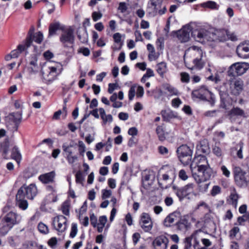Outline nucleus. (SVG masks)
Returning a JSON list of instances; mask_svg holds the SVG:
<instances>
[{"label":"nucleus","instance_id":"nucleus-1","mask_svg":"<svg viewBox=\"0 0 249 249\" xmlns=\"http://www.w3.org/2000/svg\"><path fill=\"white\" fill-rule=\"evenodd\" d=\"M192 35L196 41L201 43L205 41H224L229 39L233 40L230 32L224 29L215 30L213 29L206 30L205 28H200L193 32Z\"/></svg>","mask_w":249,"mask_h":249},{"label":"nucleus","instance_id":"nucleus-2","mask_svg":"<svg viewBox=\"0 0 249 249\" xmlns=\"http://www.w3.org/2000/svg\"><path fill=\"white\" fill-rule=\"evenodd\" d=\"M16 223V213L10 212L4 217H0V236H4Z\"/></svg>","mask_w":249,"mask_h":249},{"label":"nucleus","instance_id":"nucleus-3","mask_svg":"<svg viewBox=\"0 0 249 249\" xmlns=\"http://www.w3.org/2000/svg\"><path fill=\"white\" fill-rule=\"evenodd\" d=\"M234 179L236 184L240 187H246L249 185V174L239 166L233 169Z\"/></svg>","mask_w":249,"mask_h":249},{"label":"nucleus","instance_id":"nucleus-4","mask_svg":"<svg viewBox=\"0 0 249 249\" xmlns=\"http://www.w3.org/2000/svg\"><path fill=\"white\" fill-rule=\"evenodd\" d=\"M193 153V150L186 144L180 145L177 150L178 157L184 165H187L191 163Z\"/></svg>","mask_w":249,"mask_h":249},{"label":"nucleus","instance_id":"nucleus-5","mask_svg":"<svg viewBox=\"0 0 249 249\" xmlns=\"http://www.w3.org/2000/svg\"><path fill=\"white\" fill-rule=\"evenodd\" d=\"M37 194V189L35 184H31L29 186L23 185L18 190L17 193V199L19 198H24L33 199Z\"/></svg>","mask_w":249,"mask_h":249},{"label":"nucleus","instance_id":"nucleus-6","mask_svg":"<svg viewBox=\"0 0 249 249\" xmlns=\"http://www.w3.org/2000/svg\"><path fill=\"white\" fill-rule=\"evenodd\" d=\"M249 65L247 63H235L231 65L228 70V75L235 77L243 74L249 69Z\"/></svg>","mask_w":249,"mask_h":249},{"label":"nucleus","instance_id":"nucleus-7","mask_svg":"<svg viewBox=\"0 0 249 249\" xmlns=\"http://www.w3.org/2000/svg\"><path fill=\"white\" fill-rule=\"evenodd\" d=\"M60 40L64 47H71L74 42L73 29L71 27H69L63 30L60 37Z\"/></svg>","mask_w":249,"mask_h":249},{"label":"nucleus","instance_id":"nucleus-8","mask_svg":"<svg viewBox=\"0 0 249 249\" xmlns=\"http://www.w3.org/2000/svg\"><path fill=\"white\" fill-rule=\"evenodd\" d=\"M231 92L233 95L237 96L243 89V81L239 78L231 77L228 81Z\"/></svg>","mask_w":249,"mask_h":249},{"label":"nucleus","instance_id":"nucleus-9","mask_svg":"<svg viewBox=\"0 0 249 249\" xmlns=\"http://www.w3.org/2000/svg\"><path fill=\"white\" fill-rule=\"evenodd\" d=\"M35 27L32 26L29 31L28 36L26 39L20 43L17 48V54L18 53H21L23 52H25L27 49L31 46L33 42V36H34ZM18 55H17V57Z\"/></svg>","mask_w":249,"mask_h":249},{"label":"nucleus","instance_id":"nucleus-10","mask_svg":"<svg viewBox=\"0 0 249 249\" xmlns=\"http://www.w3.org/2000/svg\"><path fill=\"white\" fill-rule=\"evenodd\" d=\"M195 30V31H196ZM194 32L192 31L191 27L190 25H186L184 26L180 30L178 31H173V35H176L178 40L181 42H186L189 41L190 39V33H192ZM192 35H193L192 34ZM192 36L194 38L193 36Z\"/></svg>","mask_w":249,"mask_h":249},{"label":"nucleus","instance_id":"nucleus-11","mask_svg":"<svg viewBox=\"0 0 249 249\" xmlns=\"http://www.w3.org/2000/svg\"><path fill=\"white\" fill-rule=\"evenodd\" d=\"M67 218L62 215H59L53 218V225L59 232H64L67 228Z\"/></svg>","mask_w":249,"mask_h":249},{"label":"nucleus","instance_id":"nucleus-12","mask_svg":"<svg viewBox=\"0 0 249 249\" xmlns=\"http://www.w3.org/2000/svg\"><path fill=\"white\" fill-rule=\"evenodd\" d=\"M190 50L193 52L194 55L196 58L193 60L194 67L200 69L204 65V62L202 60L203 56V52L202 50L197 46H192L190 48Z\"/></svg>","mask_w":249,"mask_h":249},{"label":"nucleus","instance_id":"nucleus-13","mask_svg":"<svg viewBox=\"0 0 249 249\" xmlns=\"http://www.w3.org/2000/svg\"><path fill=\"white\" fill-rule=\"evenodd\" d=\"M199 169H197L198 176L200 179L203 180H208L213 175V171L210 166L207 164L205 166L200 165Z\"/></svg>","mask_w":249,"mask_h":249},{"label":"nucleus","instance_id":"nucleus-14","mask_svg":"<svg viewBox=\"0 0 249 249\" xmlns=\"http://www.w3.org/2000/svg\"><path fill=\"white\" fill-rule=\"evenodd\" d=\"M140 225L145 232L150 231L153 228V222L150 215L147 213H143L141 216Z\"/></svg>","mask_w":249,"mask_h":249},{"label":"nucleus","instance_id":"nucleus-15","mask_svg":"<svg viewBox=\"0 0 249 249\" xmlns=\"http://www.w3.org/2000/svg\"><path fill=\"white\" fill-rule=\"evenodd\" d=\"M190 163V169L192 174L195 173L194 170L196 168L199 169L200 165L205 166L208 164L206 157L201 155L195 157Z\"/></svg>","mask_w":249,"mask_h":249},{"label":"nucleus","instance_id":"nucleus-16","mask_svg":"<svg viewBox=\"0 0 249 249\" xmlns=\"http://www.w3.org/2000/svg\"><path fill=\"white\" fill-rule=\"evenodd\" d=\"M169 240L165 235L157 237L153 241L152 245L155 249H167Z\"/></svg>","mask_w":249,"mask_h":249},{"label":"nucleus","instance_id":"nucleus-17","mask_svg":"<svg viewBox=\"0 0 249 249\" xmlns=\"http://www.w3.org/2000/svg\"><path fill=\"white\" fill-rule=\"evenodd\" d=\"M210 92L206 87L202 86L199 89L193 90L192 95L193 97L206 100Z\"/></svg>","mask_w":249,"mask_h":249},{"label":"nucleus","instance_id":"nucleus-18","mask_svg":"<svg viewBox=\"0 0 249 249\" xmlns=\"http://www.w3.org/2000/svg\"><path fill=\"white\" fill-rule=\"evenodd\" d=\"M236 53L241 58H249V42L239 45L236 49Z\"/></svg>","mask_w":249,"mask_h":249},{"label":"nucleus","instance_id":"nucleus-19","mask_svg":"<svg viewBox=\"0 0 249 249\" xmlns=\"http://www.w3.org/2000/svg\"><path fill=\"white\" fill-rule=\"evenodd\" d=\"M238 117H245V112L243 109L236 107L229 111L228 117L231 123L234 122Z\"/></svg>","mask_w":249,"mask_h":249},{"label":"nucleus","instance_id":"nucleus-20","mask_svg":"<svg viewBox=\"0 0 249 249\" xmlns=\"http://www.w3.org/2000/svg\"><path fill=\"white\" fill-rule=\"evenodd\" d=\"M194 192V184L190 183L178 189L177 191V195L180 197H185L191 194Z\"/></svg>","mask_w":249,"mask_h":249},{"label":"nucleus","instance_id":"nucleus-21","mask_svg":"<svg viewBox=\"0 0 249 249\" xmlns=\"http://www.w3.org/2000/svg\"><path fill=\"white\" fill-rule=\"evenodd\" d=\"M201 232V230L196 231L194 233H193L191 236L186 237L184 240V248L185 249H191V247L192 246V240L194 239L195 243L196 244H199V241L197 239L198 236H199V234Z\"/></svg>","mask_w":249,"mask_h":249},{"label":"nucleus","instance_id":"nucleus-22","mask_svg":"<svg viewBox=\"0 0 249 249\" xmlns=\"http://www.w3.org/2000/svg\"><path fill=\"white\" fill-rule=\"evenodd\" d=\"M192 175L197 184L199 192L202 193L206 192L208 189L210 183L206 182L207 180L200 179L198 176H196V173H193Z\"/></svg>","mask_w":249,"mask_h":249},{"label":"nucleus","instance_id":"nucleus-23","mask_svg":"<svg viewBox=\"0 0 249 249\" xmlns=\"http://www.w3.org/2000/svg\"><path fill=\"white\" fill-rule=\"evenodd\" d=\"M160 7V0H150L148 7L149 13L153 16H156L157 13L159 14Z\"/></svg>","mask_w":249,"mask_h":249},{"label":"nucleus","instance_id":"nucleus-24","mask_svg":"<svg viewBox=\"0 0 249 249\" xmlns=\"http://www.w3.org/2000/svg\"><path fill=\"white\" fill-rule=\"evenodd\" d=\"M179 213L178 212H174L169 214L166 217L163 221L164 225L166 227H170L175 222L178 220Z\"/></svg>","mask_w":249,"mask_h":249},{"label":"nucleus","instance_id":"nucleus-25","mask_svg":"<svg viewBox=\"0 0 249 249\" xmlns=\"http://www.w3.org/2000/svg\"><path fill=\"white\" fill-rule=\"evenodd\" d=\"M176 226L178 230L185 232L190 228L191 224L188 220L184 217L176 222Z\"/></svg>","mask_w":249,"mask_h":249},{"label":"nucleus","instance_id":"nucleus-26","mask_svg":"<svg viewBox=\"0 0 249 249\" xmlns=\"http://www.w3.org/2000/svg\"><path fill=\"white\" fill-rule=\"evenodd\" d=\"M55 172L52 171L49 173L42 174L38 177V179L43 183H49L53 181L55 177Z\"/></svg>","mask_w":249,"mask_h":249},{"label":"nucleus","instance_id":"nucleus-27","mask_svg":"<svg viewBox=\"0 0 249 249\" xmlns=\"http://www.w3.org/2000/svg\"><path fill=\"white\" fill-rule=\"evenodd\" d=\"M77 37L82 43H86L88 41V34L86 28H79L77 30Z\"/></svg>","mask_w":249,"mask_h":249},{"label":"nucleus","instance_id":"nucleus-28","mask_svg":"<svg viewBox=\"0 0 249 249\" xmlns=\"http://www.w3.org/2000/svg\"><path fill=\"white\" fill-rule=\"evenodd\" d=\"M156 71L160 76L163 78L168 71L167 64L163 62L158 63L156 65Z\"/></svg>","mask_w":249,"mask_h":249},{"label":"nucleus","instance_id":"nucleus-29","mask_svg":"<svg viewBox=\"0 0 249 249\" xmlns=\"http://www.w3.org/2000/svg\"><path fill=\"white\" fill-rule=\"evenodd\" d=\"M243 147V143L242 142H239L235 147L231 149V153L232 154H235L239 159H243V156L242 154V149Z\"/></svg>","mask_w":249,"mask_h":249},{"label":"nucleus","instance_id":"nucleus-30","mask_svg":"<svg viewBox=\"0 0 249 249\" xmlns=\"http://www.w3.org/2000/svg\"><path fill=\"white\" fill-rule=\"evenodd\" d=\"M62 149L66 157L68 156H73L74 150L76 148L73 145H67L65 143L63 144L62 145Z\"/></svg>","mask_w":249,"mask_h":249},{"label":"nucleus","instance_id":"nucleus-31","mask_svg":"<svg viewBox=\"0 0 249 249\" xmlns=\"http://www.w3.org/2000/svg\"><path fill=\"white\" fill-rule=\"evenodd\" d=\"M197 149L200 152L206 154L209 153L210 149L207 142L203 141L200 142L199 144L197 145Z\"/></svg>","mask_w":249,"mask_h":249},{"label":"nucleus","instance_id":"nucleus-32","mask_svg":"<svg viewBox=\"0 0 249 249\" xmlns=\"http://www.w3.org/2000/svg\"><path fill=\"white\" fill-rule=\"evenodd\" d=\"M163 86L164 89L169 92L170 96L178 95L179 94L178 90L170 84H165Z\"/></svg>","mask_w":249,"mask_h":249},{"label":"nucleus","instance_id":"nucleus-33","mask_svg":"<svg viewBox=\"0 0 249 249\" xmlns=\"http://www.w3.org/2000/svg\"><path fill=\"white\" fill-rule=\"evenodd\" d=\"M238 198L239 196L235 190L231 193L230 196L231 203L235 209L237 206Z\"/></svg>","mask_w":249,"mask_h":249},{"label":"nucleus","instance_id":"nucleus-34","mask_svg":"<svg viewBox=\"0 0 249 249\" xmlns=\"http://www.w3.org/2000/svg\"><path fill=\"white\" fill-rule=\"evenodd\" d=\"M17 109H18V110L17 111V128L18 127V125L21 122L22 120V108L20 105L18 104L17 102Z\"/></svg>","mask_w":249,"mask_h":249},{"label":"nucleus","instance_id":"nucleus-35","mask_svg":"<svg viewBox=\"0 0 249 249\" xmlns=\"http://www.w3.org/2000/svg\"><path fill=\"white\" fill-rule=\"evenodd\" d=\"M161 115L164 121H169L171 119L175 117L173 112L171 111L162 110Z\"/></svg>","mask_w":249,"mask_h":249},{"label":"nucleus","instance_id":"nucleus-36","mask_svg":"<svg viewBox=\"0 0 249 249\" xmlns=\"http://www.w3.org/2000/svg\"><path fill=\"white\" fill-rule=\"evenodd\" d=\"M20 199L17 203V205L22 210H25L28 207V203L27 201L24 198H19Z\"/></svg>","mask_w":249,"mask_h":249},{"label":"nucleus","instance_id":"nucleus-37","mask_svg":"<svg viewBox=\"0 0 249 249\" xmlns=\"http://www.w3.org/2000/svg\"><path fill=\"white\" fill-rule=\"evenodd\" d=\"M60 24L59 23L51 24L49 26V36H52L55 34L56 31L59 29Z\"/></svg>","mask_w":249,"mask_h":249},{"label":"nucleus","instance_id":"nucleus-38","mask_svg":"<svg viewBox=\"0 0 249 249\" xmlns=\"http://www.w3.org/2000/svg\"><path fill=\"white\" fill-rule=\"evenodd\" d=\"M5 121L9 124H16V116L14 112L9 113L5 117Z\"/></svg>","mask_w":249,"mask_h":249},{"label":"nucleus","instance_id":"nucleus-39","mask_svg":"<svg viewBox=\"0 0 249 249\" xmlns=\"http://www.w3.org/2000/svg\"><path fill=\"white\" fill-rule=\"evenodd\" d=\"M37 228L39 231L42 234H47L49 232L48 226L42 222L39 223Z\"/></svg>","mask_w":249,"mask_h":249},{"label":"nucleus","instance_id":"nucleus-40","mask_svg":"<svg viewBox=\"0 0 249 249\" xmlns=\"http://www.w3.org/2000/svg\"><path fill=\"white\" fill-rule=\"evenodd\" d=\"M156 132L160 141H163L165 139V133L163 129L161 126H158L156 129Z\"/></svg>","mask_w":249,"mask_h":249},{"label":"nucleus","instance_id":"nucleus-41","mask_svg":"<svg viewBox=\"0 0 249 249\" xmlns=\"http://www.w3.org/2000/svg\"><path fill=\"white\" fill-rule=\"evenodd\" d=\"M33 39L36 43L38 44L41 43L43 39V34L41 32H37L33 36Z\"/></svg>","mask_w":249,"mask_h":249},{"label":"nucleus","instance_id":"nucleus-42","mask_svg":"<svg viewBox=\"0 0 249 249\" xmlns=\"http://www.w3.org/2000/svg\"><path fill=\"white\" fill-rule=\"evenodd\" d=\"M201 5L204 7H207L211 9H216L217 6L216 3L213 1H208L206 2L202 3Z\"/></svg>","mask_w":249,"mask_h":249},{"label":"nucleus","instance_id":"nucleus-43","mask_svg":"<svg viewBox=\"0 0 249 249\" xmlns=\"http://www.w3.org/2000/svg\"><path fill=\"white\" fill-rule=\"evenodd\" d=\"M30 65L32 66L31 68L33 71L36 70L37 68V58L35 55L32 56L30 60Z\"/></svg>","mask_w":249,"mask_h":249},{"label":"nucleus","instance_id":"nucleus-44","mask_svg":"<svg viewBox=\"0 0 249 249\" xmlns=\"http://www.w3.org/2000/svg\"><path fill=\"white\" fill-rule=\"evenodd\" d=\"M78 231L77 226L75 223H72L71 225V231L70 234V237L71 238L75 237Z\"/></svg>","mask_w":249,"mask_h":249},{"label":"nucleus","instance_id":"nucleus-45","mask_svg":"<svg viewBox=\"0 0 249 249\" xmlns=\"http://www.w3.org/2000/svg\"><path fill=\"white\" fill-rule=\"evenodd\" d=\"M213 152L218 157H221L223 155V152L221 149L216 145H214L213 148Z\"/></svg>","mask_w":249,"mask_h":249},{"label":"nucleus","instance_id":"nucleus-46","mask_svg":"<svg viewBox=\"0 0 249 249\" xmlns=\"http://www.w3.org/2000/svg\"><path fill=\"white\" fill-rule=\"evenodd\" d=\"M113 38L115 43H120L121 46L123 45V42H122V36L120 33H115L113 36Z\"/></svg>","mask_w":249,"mask_h":249},{"label":"nucleus","instance_id":"nucleus-47","mask_svg":"<svg viewBox=\"0 0 249 249\" xmlns=\"http://www.w3.org/2000/svg\"><path fill=\"white\" fill-rule=\"evenodd\" d=\"M221 192V188L218 185H214L211 191V194L212 196H214L220 194Z\"/></svg>","mask_w":249,"mask_h":249},{"label":"nucleus","instance_id":"nucleus-48","mask_svg":"<svg viewBox=\"0 0 249 249\" xmlns=\"http://www.w3.org/2000/svg\"><path fill=\"white\" fill-rule=\"evenodd\" d=\"M66 158L69 164L71 165H72L75 161L78 160V157L76 155L71 156H66Z\"/></svg>","mask_w":249,"mask_h":249},{"label":"nucleus","instance_id":"nucleus-49","mask_svg":"<svg viewBox=\"0 0 249 249\" xmlns=\"http://www.w3.org/2000/svg\"><path fill=\"white\" fill-rule=\"evenodd\" d=\"M76 182L79 183H82L84 180L82 173L79 171L75 175Z\"/></svg>","mask_w":249,"mask_h":249},{"label":"nucleus","instance_id":"nucleus-50","mask_svg":"<svg viewBox=\"0 0 249 249\" xmlns=\"http://www.w3.org/2000/svg\"><path fill=\"white\" fill-rule=\"evenodd\" d=\"M102 198L103 199H105L109 198L112 194V192L110 190L103 189L102 191Z\"/></svg>","mask_w":249,"mask_h":249},{"label":"nucleus","instance_id":"nucleus-51","mask_svg":"<svg viewBox=\"0 0 249 249\" xmlns=\"http://www.w3.org/2000/svg\"><path fill=\"white\" fill-rule=\"evenodd\" d=\"M237 221L240 225H242V223L246 221H248L249 222V214H246L242 216L239 217Z\"/></svg>","mask_w":249,"mask_h":249},{"label":"nucleus","instance_id":"nucleus-52","mask_svg":"<svg viewBox=\"0 0 249 249\" xmlns=\"http://www.w3.org/2000/svg\"><path fill=\"white\" fill-rule=\"evenodd\" d=\"M240 229L237 227H233L230 231V236L231 238H234L235 237L237 233L239 232Z\"/></svg>","mask_w":249,"mask_h":249},{"label":"nucleus","instance_id":"nucleus-53","mask_svg":"<svg viewBox=\"0 0 249 249\" xmlns=\"http://www.w3.org/2000/svg\"><path fill=\"white\" fill-rule=\"evenodd\" d=\"M206 100H208L212 107L214 106L215 102V97L214 95L211 92Z\"/></svg>","mask_w":249,"mask_h":249},{"label":"nucleus","instance_id":"nucleus-54","mask_svg":"<svg viewBox=\"0 0 249 249\" xmlns=\"http://www.w3.org/2000/svg\"><path fill=\"white\" fill-rule=\"evenodd\" d=\"M135 87L132 86L128 91V98L129 100H132L135 95Z\"/></svg>","mask_w":249,"mask_h":249},{"label":"nucleus","instance_id":"nucleus-55","mask_svg":"<svg viewBox=\"0 0 249 249\" xmlns=\"http://www.w3.org/2000/svg\"><path fill=\"white\" fill-rule=\"evenodd\" d=\"M78 52L82 53L85 56H88L90 54V51L88 48H80L78 50Z\"/></svg>","mask_w":249,"mask_h":249},{"label":"nucleus","instance_id":"nucleus-56","mask_svg":"<svg viewBox=\"0 0 249 249\" xmlns=\"http://www.w3.org/2000/svg\"><path fill=\"white\" fill-rule=\"evenodd\" d=\"M181 80L182 82L188 83L190 80V77L189 74L186 72H182L180 74Z\"/></svg>","mask_w":249,"mask_h":249},{"label":"nucleus","instance_id":"nucleus-57","mask_svg":"<svg viewBox=\"0 0 249 249\" xmlns=\"http://www.w3.org/2000/svg\"><path fill=\"white\" fill-rule=\"evenodd\" d=\"M221 170L222 172V174L227 178H229L231 175L230 171L227 169L225 165H222L221 167Z\"/></svg>","mask_w":249,"mask_h":249},{"label":"nucleus","instance_id":"nucleus-58","mask_svg":"<svg viewBox=\"0 0 249 249\" xmlns=\"http://www.w3.org/2000/svg\"><path fill=\"white\" fill-rule=\"evenodd\" d=\"M102 17V14L100 12H94L92 14V18L94 21L99 20Z\"/></svg>","mask_w":249,"mask_h":249},{"label":"nucleus","instance_id":"nucleus-59","mask_svg":"<svg viewBox=\"0 0 249 249\" xmlns=\"http://www.w3.org/2000/svg\"><path fill=\"white\" fill-rule=\"evenodd\" d=\"M78 145L79 147V152L80 155L82 156L84 155V153L85 152V145L82 141H79L78 142Z\"/></svg>","mask_w":249,"mask_h":249},{"label":"nucleus","instance_id":"nucleus-60","mask_svg":"<svg viewBox=\"0 0 249 249\" xmlns=\"http://www.w3.org/2000/svg\"><path fill=\"white\" fill-rule=\"evenodd\" d=\"M178 176L179 178L183 180H186L188 178L186 171L183 169H181L179 171Z\"/></svg>","mask_w":249,"mask_h":249},{"label":"nucleus","instance_id":"nucleus-61","mask_svg":"<svg viewBox=\"0 0 249 249\" xmlns=\"http://www.w3.org/2000/svg\"><path fill=\"white\" fill-rule=\"evenodd\" d=\"M49 69V74L54 76L55 75L56 73V71L57 69V67L55 66H51L48 67Z\"/></svg>","mask_w":249,"mask_h":249},{"label":"nucleus","instance_id":"nucleus-62","mask_svg":"<svg viewBox=\"0 0 249 249\" xmlns=\"http://www.w3.org/2000/svg\"><path fill=\"white\" fill-rule=\"evenodd\" d=\"M219 111L218 110H210L205 112L204 114L207 117H215Z\"/></svg>","mask_w":249,"mask_h":249},{"label":"nucleus","instance_id":"nucleus-63","mask_svg":"<svg viewBox=\"0 0 249 249\" xmlns=\"http://www.w3.org/2000/svg\"><path fill=\"white\" fill-rule=\"evenodd\" d=\"M182 103L181 100L178 98H175L172 101V105L173 107L177 108Z\"/></svg>","mask_w":249,"mask_h":249},{"label":"nucleus","instance_id":"nucleus-64","mask_svg":"<svg viewBox=\"0 0 249 249\" xmlns=\"http://www.w3.org/2000/svg\"><path fill=\"white\" fill-rule=\"evenodd\" d=\"M134 34L136 37L135 41L136 42L142 41L143 38L140 31L136 30Z\"/></svg>","mask_w":249,"mask_h":249}]
</instances>
